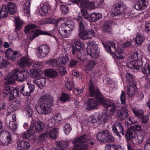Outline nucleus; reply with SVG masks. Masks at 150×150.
Here are the masks:
<instances>
[{
    "mask_svg": "<svg viewBox=\"0 0 150 150\" xmlns=\"http://www.w3.org/2000/svg\"><path fill=\"white\" fill-rule=\"evenodd\" d=\"M99 52L98 49H87L88 54L90 55L94 59H96L99 56Z\"/></svg>",
    "mask_w": 150,
    "mask_h": 150,
    "instance_id": "nucleus-30",
    "label": "nucleus"
},
{
    "mask_svg": "<svg viewBox=\"0 0 150 150\" xmlns=\"http://www.w3.org/2000/svg\"><path fill=\"white\" fill-rule=\"evenodd\" d=\"M19 93V90L18 88H14L13 89L11 90L9 96V101H12L16 98L18 97Z\"/></svg>",
    "mask_w": 150,
    "mask_h": 150,
    "instance_id": "nucleus-28",
    "label": "nucleus"
},
{
    "mask_svg": "<svg viewBox=\"0 0 150 150\" xmlns=\"http://www.w3.org/2000/svg\"><path fill=\"white\" fill-rule=\"evenodd\" d=\"M75 27L74 23L73 21L68 20L61 25L59 28V32L62 37L67 38L70 35L71 32Z\"/></svg>",
    "mask_w": 150,
    "mask_h": 150,
    "instance_id": "nucleus-5",
    "label": "nucleus"
},
{
    "mask_svg": "<svg viewBox=\"0 0 150 150\" xmlns=\"http://www.w3.org/2000/svg\"><path fill=\"white\" fill-rule=\"evenodd\" d=\"M22 137L23 139H25L28 140L30 141H34L36 139L34 134L31 132L26 133H24L22 135Z\"/></svg>",
    "mask_w": 150,
    "mask_h": 150,
    "instance_id": "nucleus-32",
    "label": "nucleus"
},
{
    "mask_svg": "<svg viewBox=\"0 0 150 150\" xmlns=\"http://www.w3.org/2000/svg\"><path fill=\"white\" fill-rule=\"evenodd\" d=\"M142 72L144 74H148L150 72V69L149 64H146L144 67L142 69Z\"/></svg>",
    "mask_w": 150,
    "mask_h": 150,
    "instance_id": "nucleus-63",
    "label": "nucleus"
},
{
    "mask_svg": "<svg viewBox=\"0 0 150 150\" xmlns=\"http://www.w3.org/2000/svg\"><path fill=\"white\" fill-rule=\"evenodd\" d=\"M38 52L40 58H42L46 56L50 52V48L47 44L39 46L38 48Z\"/></svg>",
    "mask_w": 150,
    "mask_h": 150,
    "instance_id": "nucleus-14",
    "label": "nucleus"
},
{
    "mask_svg": "<svg viewBox=\"0 0 150 150\" xmlns=\"http://www.w3.org/2000/svg\"><path fill=\"white\" fill-rule=\"evenodd\" d=\"M46 79L44 78L39 77L33 80L34 83L37 85L40 88H43L45 85Z\"/></svg>",
    "mask_w": 150,
    "mask_h": 150,
    "instance_id": "nucleus-27",
    "label": "nucleus"
},
{
    "mask_svg": "<svg viewBox=\"0 0 150 150\" xmlns=\"http://www.w3.org/2000/svg\"><path fill=\"white\" fill-rule=\"evenodd\" d=\"M13 120L11 121L8 119L6 120V124L8 126L12 131H15L17 129V125L16 121V115L13 114Z\"/></svg>",
    "mask_w": 150,
    "mask_h": 150,
    "instance_id": "nucleus-21",
    "label": "nucleus"
},
{
    "mask_svg": "<svg viewBox=\"0 0 150 150\" xmlns=\"http://www.w3.org/2000/svg\"><path fill=\"white\" fill-rule=\"evenodd\" d=\"M15 78L14 76H12L10 73L7 75L5 79L6 80V81L4 83L5 85H7L13 83L14 81V79Z\"/></svg>",
    "mask_w": 150,
    "mask_h": 150,
    "instance_id": "nucleus-46",
    "label": "nucleus"
},
{
    "mask_svg": "<svg viewBox=\"0 0 150 150\" xmlns=\"http://www.w3.org/2000/svg\"><path fill=\"white\" fill-rule=\"evenodd\" d=\"M129 114L127 109H121L118 110L116 111V117L119 120H123L128 117Z\"/></svg>",
    "mask_w": 150,
    "mask_h": 150,
    "instance_id": "nucleus-16",
    "label": "nucleus"
},
{
    "mask_svg": "<svg viewBox=\"0 0 150 150\" xmlns=\"http://www.w3.org/2000/svg\"><path fill=\"white\" fill-rule=\"evenodd\" d=\"M70 97L68 94L62 93L59 98V100L63 103H65L70 100Z\"/></svg>",
    "mask_w": 150,
    "mask_h": 150,
    "instance_id": "nucleus-47",
    "label": "nucleus"
},
{
    "mask_svg": "<svg viewBox=\"0 0 150 150\" xmlns=\"http://www.w3.org/2000/svg\"><path fill=\"white\" fill-rule=\"evenodd\" d=\"M75 46L72 47V53L73 55L76 54L78 59L81 62L83 60L81 59V51L83 50L84 45L79 40H77L74 42Z\"/></svg>",
    "mask_w": 150,
    "mask_h": 150,
    "instance_id": "nucleus-9",
    "label": "nucleus"
},
{
    "mask_svg": "<svg viewBox=\"0 0 150 150\" xmlns=\"http://www.w3.org/2000/svg\"><path fill=\"white\" fill-rule=\"evenodd\" d=\"M64 131L66 134L68 135L71 130V127L69 124L67 123L64 127Z\"/></svg>",
    "mask_w": 150,
    "mask_h": 150,
    "instance_id": "nucleus-62",
    "label": "nucleus"
},
{
    "mask_svg": "<svg viewBox=\"0 0 150 150\" xmlns=\"http://www.w3.org/2000/svg\"><path fill=\"white\" fill-rule=\"evenodd\" d=\"M46 64L49 65H51L56 67H59V65L58 63L57 60L55 59H51L46 62Z\"/></svg>",
    "mask_w": 150,
    "mask_h": 150,
    "instance_id": "nucleus-48",
    "label": "nucleus"
},
{
    "mask_svg": "<svg viewBox=\"0 0 150 150\" xmlns=\"http://www.w3.org/2000/svg\"><path fill=\"white\" fill-rule=\"evenodd\" d=\"M53 103L52 97L51 96L45 95L41 96L38 101L37 111L38 113L44 115L49 114L52 110Z\"/></svg>",
    "mask_w": 150,
    "mask_h": 150,
    "instance_id": "nucleus-2",
    "label": "nucleus"
},
{
    "mask_svg": "<svg viewBox=\"0 0 150 150\" xmlns=\"http://www.w3.org/2000/svg\"><path fill=\"white\" fill-rule=\"evenodd\" d=\"M12 76H14L15 79L19 82H23L27 78L28 74L25 71H20L19 69H15L10 72Z\"/></svg>",
    "mask_w": 150,
    "mask_h": 150,
    "instance_id": "nucleus-11",
    "label": "nucleus"
},
{
    "mask_svg": "<svg viewBox=\"0 0 150 150\" xmlns=\"http://www.w3.org/2000/svg\"><path fill=\"white\" fill-rule=\"evenodd\" d=\"M0 144L3 146H6L9 144L11 140V136L9 132L6 131H3L0 134Z\"/></svg>",
    "mask_w": 150,
    "mask_h": 150,
    "instance_id": "nucleus-13",
    "label": "nucleus"
},
{
    "mask_svg": "<svg viewBox=\"0 0 150 150\" xmlns=\"http://www.w3.org/2000/svg\"><path fill=\"white\" fill-rule=\"evenodd\" d=\"M102 96H100L98 98V103L101 104L107 110H110L109 114L111 116H113L116 110V107L115 103L111 102L109 99L103 98Z\"/></svg>",
    "mask_w": 150,
    "mask_h": 150,
    "instance_id": "nucleus-8",
    "label": "nucleus"
},
{
    "mask_svg": "<svg viewBox=\"0 0 150 150\" xmlns=\"http://www.w3.org/2000/svg\"><path fill=\"white\" fill-rule=\"evenodd\" d=\"M136 133V132L133 130L130 127L126 131L125 135L127 140H131L132 142L133 139L134 138L135 135H137Z\"/></svg>",
    "mask_w": 150,
    "mask_h": 150,
    "instance_id": "nucleus-26",
    "label": "nucleus"
},
{
    "mask_svg": "<svg viewBox=\"0 0 150 150\" xmlns=\"http://www.w3.org/2000/svg\"><path fill=\"white\" fill-rule=\"evenodd\" d=\"M17 149L18 150H27L30 148L29 143L25 141H18L17 143Z\"/></svg>",
    "mask_w": 150,
    "mask_h": 150,
    "instance_id": "nucleus-25",
    "label": "nucleus"
},
{
    "mask_svg": "<svg viewBox=\"0 0 150 150\" xmlns=\"http://www.w3.org/2000/svg\"><path fill=\"white\" fill-rule=\"evenodd\" d=\"M32 63V60L29 56L26 55L21 59V61L19 62L18 64L20 67H24L30 66Z\"/></svg>",
    "mask_w": 150,
    "mask_h": 150,
    "instance_id": "nucleus-18",
    "label": "nucleus"
},
{
    "mask_svg": "<svg viewBox=\"0 0 150 150\" xmlns=\"http://www.w3.org/2000/svg\"><path fill=\"white\" fill-rule=\"evenodd\" d=\"M144 40V38L142 37L140 33H137L136 35L135 38V41L136 43L139 46Z\"/></svg>",
    "mask_w": 150,
    "mask_h": 150,
    "instance_id": "nucleus-53",
    "label": "nucleus"
},
{
    "mask_svg": "<svg viewBox=\"0 0 150 150\" xmlns=\"http://www.w3.org/2000/svg\"><path fill=\"white\" fill-rule=\"evenodd\" d=\"M112 127L113 132L119 137H121L120 134L122 135H124V129L122 123L120 122H115L112 125Z\"/></svg>",
    "mask_w": 150,
    "mask_h": 150,
    "instance_id": "nucleus-15",
    "label": "nucleus"
},
{
    "mask_svg": "<svg viewBox=\"0 0 150 150\" xmlns=\"http://www.w3.org/2000/svg\"><path fill=\"white\" fill-rule=\"evenodd\" d=\"M112 25V22L109 21L107 23H105L103 27V30L106 33H110L111 30V27Z\"/></svg>",
    "mask_w": 150,
    "mask_h": 150,
    "instance_id": "nucleus-37",
    "label": "nucleus"
},
{
    "mask_svg": "<svg viewBox=\"0 0 150 150\" xmlns=\"http://www.w3.org/2000/svg\"><path fill=\"white\" fill-rule=\"evenodd\" d=\"M112 116L110 114L107 115L106 114H104L102 117V121L101 120L100 123L102 124L105 123V122L108 120H112Z\"/></svg>",
    "mask_w": 150,
    "mask_h": 150,
    "instance_id": "nucleus-51",
    "label": "nucleus"
},
{
    "mask_svg": "<svg viewBox=\"0 0 150 150\" xmlns=\"http://www.w3.org/2000/svg\"><path fill=\"white\" fill-rule=\"evenodd\" d=\"M126 81L129 83V84H134L136 83L134 81L135 78L134 76L130 73H127L125 74Z\"/></svg>",
    "mask_w": 150,
    "mask_h": 150,
    "instance_id": "nucleus-33",
    "label": "nucleus"
},
{
    "mask_svg": "<svg viewBox=\"0 0 150 150\" xmlns=\"http://www.w3.org/2000/svg\"><path fill=\"white\" fill-rule=\"evenodd\" d=\"M96 137L97 140L101 143H112L114 141V137L107 130L98 132Z\"/></svg>",
    "mask_w": 150,
    "mask_h": 150,
    "instance_id": "nucleus-7",
    "label": "nucleus"
},
{
    "mask_svg": "<svg viewBox=\"0 0 150 150\" xmlns=\"http://www.w3.org/2000/svg\"><path fill=\"white\" fill-rule=\"evenodd\" d=\"M50 10L51 6L47 2H45L41 5L39 12L41 16H44L47 15Z\"/></svg>",
    "mask_w": 150,
    "mask_h": 150,
    "instance_id": "nucleus-17",
    "label": "nucleus"
},
{
    "mask_svg": "<svg viewBox=\"0 0 150 150\" xmlns=\"http://www.w3.org/2000/svg\"><path fill=\"white\" fill-rule=\"evenodd\" d=\"M7 8L10 14H13L16 11V6L11 2H9L7 5Z\"/></svg>",
    "mask_w": 150,
    "mask_h": 150,
    "instance_id": "nucleus-35",
    "label": "nucleus"
},
{
    "mask_svg": "<svg viewBox=\"0 0 150 150\" xmlns=\"http://www.w3.org/2000/svg\"><path fill=\"white\" fill-rule=\"evenodd\" d=\"M103 45L108 52H110L112 54H113L114 52L115 53L114 58L116 62H119L120 59H122L123 58V53L121 51H116L115 52V45L113 42L108 41L105 44H103Z\"/></svg>",
    "mask_w": 150,
    "mask_h": 150,
    "instance_id": "nucleus-6",
    "label": "nucleus"
},
{
    "mask_svg": "<svg viewBox=\"0 0 150 150\" xmlns=\"http://www.w3.org/2000/svg\"><path fill=\"white\" fill-rule=\"evenodd\" d=\"M37 27V25L35 24H30L25 27L24 31L25 33H27L30 30Z\"/></svg>",
    "mask_w": 150,
    "mask_h": 150,
    "instance_id": "nucleus-57",
    "label": "nucleus"
},
{
    "mask_svg": "<svg viewBox=\"0 0 150 150\" xmlns=\"http://www.w3.org/2000/svg\"><path fill=\"white\" fill-rule=\"evenodd\" d=\"M56 144L61 148L64 149L66 148L69 145V143L68 140L62 141H61L57 142Z\"/></svg>",
    "mask_w": 150,
    "mask_h": 150,
    "instance_id": "nucleus-40",
    "label": "nucleus"
},
{
    "mask_svg": "<svg viewBox=\"0 0 150 150\" xmlns=\"http://www.w3.org/2000/svg\"><path fill=\"white\" fill-rule=\"evenodd\" d=\"M72 2L78 5L80 3V6L82 8H94L95 7L94 3L89 1L88 0H72Z\"/></svg>",
    "mask_w": 150,
    "mask_h": 150,
    "instance_id": "nucleus-12",
    "label": "nucleus"
},
{
    "mask_svg": "<svg viewBox=\"0 0 150 150\" xmlns=\"http://www.w3.org/2000/svg\"><path fill=\"white\" fill-rule=\"evenodd\" d=\"M8 11L6 5H4L0 11V18L7 17Z\"/></svg>",
    "mask_w": 150,
    "mask_h": 150,
    "instance_id": "nucleus-42",
    "label": "nucleus"
},
{
    "mask_svg": "<svg viewBox=\"0 0 150 150\" xmlns=\"http://www.w3.org/2000/svg\"><path fill=\"white\" fill-rule=\"evenodd\" d=\"M89 19H91L93 22H96L97 20L101 18L102 15L99 13H93L89 15Z\"/></svg>",
    "mask_w": 150,
    "mask_h": 150,
    "instance_id": "nucleus-44",
    "label": "nucleus"
},
{
    "mask_svg": "<svg viewBox=\"0 0 150 150\" xmlns=\"http://www.w3.org/2000/svg\"><path fill=\"white\" fill-rule=\"evenodd\" d=\"M30 76L34 78L39 77L42 74V72L36 69H32L31 70Z\"/></svg>",
    "mask_w": 150,
    "mask_h": 150,
    "instance_id": "nucleus-41",
    "label": "nucleus"
},
{
    "mask_svg": "<svg viewBox=\"0 0 150 150\" xmlns=\"http://www.w3.org/2000/svg\"><path fill=\"white\" fill-rule=\"evenodd\" d=\"M81 11V16H78L76 21L79 23L78 36L79 38L83 40H86L92 38L95 36L96 33L92 29H88L84 30L85 24L87 21H89V15L86 9H91L90 8H82Z\"/></svg>",
    "mask_w": 150,
    "mask_h": 150,
    "instance_id": "nucleus-1",
    "label": "nucleus"
},
{
    "mask_svg": "<svg viewBox=\"0 0 150 150\" xmlns=\"http://www.w3.org/2000/svg\"><path fill=\"white\" fill-rule=\"evenodd\" d=\"M74 146L73 150H87L89 144L93 145L94 143L88 136L86 134L81 136L77 139H75L73 142Z\"/></svg>",
    "mask_w": 150,
    "mask_h": 150,
    "instance_id": "nucleus-4",
    "label": "nucleus"
},
{
    "mask_svg": "<svg viewBox=\"0 0 150 150\" xmlns=\"http://www.w3.org/2000/svg\"><path fill=\"white\" fill-rule=\"evenodd\" d=\"M32 105L27 104L26 107L24 109V111L26 112L29 117L32 115L33 110L32 108Z\"/></svg>",
    "mask_w": 150,
    "mask_h": 150,
    "instance_id": "nucleus-54",
    "label": "nucleus"
},
{
    "mask_svg": "<svg viewBox=\"0 0 150 150\" xmlns=\"http://www.w3.org/2000/svg\"><path fill=\"white\" fill-rule=\"evenodd\" d=\"M48 132H46L41 134L39 136L38 140L40 142L45 141L48 136Z\"/></svg>",
    "mask_w": 150,
    "mask_h": 150,
    "instance_id": "nucleus-58",
    "label": "nucleus"
},
{
    "mask_svg": "<svg viewBox=\"0 0 150 150\" xmlns=\"http://www.w3.org/2000/svg\"><path fill=\"white\" fill-rule=\"evenodd\" d=\"M140 54H139L137 52H135L133 54V55L131 56L130 59L135 61H137L140 60Z\"/></svg>",
    "mask_w": 150,
    "mask_h": 150,
    "instance_id": "nucleus-50",
    "label": "nucleus"
},
{
    "mask_svg": "<svg viewBox=\"0 0 150 150\" xmlns=\"http://www.w3.org/2000/svg\"><path fill=\"white\" fill-rule=\"evenodd\" d=\"M126 6L122 1H118L114 4L112 6V9L114 16L121 15L125 12Z\"/></svg>",
    "mask_w": 150,
    "mask_h": 150,
    "instance_id": "nucleus-10",
    "label": "nucleus"
},
{
    "mask_svg": "<svg viewBox=\"0 0 150 150\" xmlns=\"http://www.w3.org/2000/svg\"><path fill=\"white\" fill-rule=\"evenodd\" d=\"M143 140V137L141 135H135L132 143L134 144H141Z\"/></svg>",
    "mask_w": 150,
    "mask_h": 150,
    "instance_id": "nucleus-43",
    "label": "nucleus"
},
{
    "mask_svg": "<svg viewBox=\"0 0 150 150\" xmlns=\"http://www.w3.org/2000/svg\"><path fill=\"white\" fill-rule=\"evenodd\" d=\"M25 90L26 92L25 93H26V96H30L31 93L33 92L35 89L34 86L31 84H29L27 83L25 85Z\"/></svg>",
    "mask_w": 150,
    "mask_h": 150,
    "instance_id": "nucleus-29",
    "label": "nucleus"
},
{
    "mask_svg": "<svg viewBox=\"0 0 150 150\" xmlns=\"http://www.w3.org/2000/svg\"><path fill=\"white\" fill-rule=\"evenodd\" d=\"M69 61V59L68 55H62L59 57V62L60 64L65 65L67 64Z\"/></svg>",
    "mask_w": 150,
    "mask_h": 150,
    "instance_id": "nucleus-38",
    "label": "nucleus"
},
{
    "mask_svg": "<svg viewBox=\"0 0 150 150\" xmlns=\"http://www.w3.org/2000/svg\"><path fill=\"white\" fill-rule=\"evenodd\" d=\"M68 8V6L64 5H61L60 7L62 12L64 14H66L68 13L69 11Z\"/></svg>",
    "mask_w": 150,
    "mask_h": 150,
    "instance_id": "nucleus-59",
    "label": "nucleus"
},
{
    "mask_svg": "<svg viewBox=\"0 0 150 150\" xmlns=\"http://www.w3.org/2000/svg\"><path fill=\"white\" fill-rule=\"evenodd\" d=\"M46 76L51 78H55L58 76V73L55 70L53 69H49L45 72Z\"/></svg>",
    "mask_w": 150,
    "mask_h": 150,
    "instance_id": "nucleus-39",
    "label": "nucleus"
},
{
    "mask_svg": "<svg viewBox=\"0 0 150 150\" xmlns=\"http://www.w3.org/2000/svg\"><path fill=\"white\" fill-rule=\"evenodd\" d=\"M32 33H33V34L30 36V38L32 40L40 35H46L50 36H52L51 34L50 33L38 29H36L35 30L33 31Z\"/></svg>",
    "mask_w": 150,
    "mask_h": 150,
    "instance_id": "nucleus-22",
    "label": "nucleus"
},
{
    "mask_svg": "<svg viewBox=\"0 0 150 150\" xmlns=\"http://www.w3.org/2000/svg\"><path fill=\"white\" fill-rule=\"evenodd\" d=\"M144 30L147 33L150 34V22L146 23L144 26Z\"/></svg>",
    "mask_w": 150,
    "mask_h": 150,
    "instance_id": "nucleus-64",
    "label": "nucleus"
},
{
    "mask_svg": "<svg viewBox=\"0 0 150 150\" xmlns=\"http://www.w3.org/2000/svg\"><path fill=\"white\" fill-rule=\"evenodd\" d=\"M52 118L56 122H59L62 120L61 115L59 113H56L53 115Z\"/></svg>",
    "mask_w": 150,
    "mask_h": 150,
    "instance_id": "nucleus-61",
    "label": "nucleus"
},
{
    "mask_svg": "<svg viewBox=\"0 0 150 150\" xmlns=\"http://www.w3.org/2000/svg\"><path fill=\"white\" fill-rule=\"evenodd\" d=\"M95 65L94 60H91L89 61L85 68V70L87 73H90L92 71V69Z\"/></svg>",
    "mask_w": 150,
    "mask_h": 150,
    "instance_id": "nucleus-34",
    "label": "nucleus"
},
{
    "mask_svg": "<svg viewBox=\"0 0 150 150\" xmlns=\"http://www.w3.org/2000/svg\"><path fill=\"white\" fill-rule=\"evenodd\" d=\"M131 60L130 62H128L126 64L127 67L130 69H139L142 65V63L141 60L135 61Z\"/></svg>",
    "mask_w": 150,
    "mask_h": 150,
    "instance_id": "nucleus-19",
    "label": "nucleus"
},
{
    "mask_svg": "<svg viewBox=\"0 0 150 150\" xmlns=\"http://www.w3.org/2000/svg\"><path fill=\"white\" fill-rule=\"evenodd\" d=\"M136 83L134 84H129L127 86L126 91L127 94L129 97L134 96L136 93Z\"/></svg>",
    "mask_w": 150,
    "mask_h": 150,
    "instance_id": "nucleus-23",
    "label": "nucleus"
},
{
    "mask_svg": "<svg viewBox=\"0 0 150 150\" xmlns=\"http://www.w3.org/2000/svg\"><path fill=\"white\" fill-rule=\"evenodd\" d=\"M148 3L145 0H139L134 5L135 8L137 10H142L145 8Z\"/></svg>",
    "mask_w": 150,
    "mask_h": 150,
    "instance_id": "nucleus-24",
    "label": "nucleus"
},
{
    "mask_svg": "<svg viewBox=\"0 0 150 150\" xmlns=\"http://www.w3.org/2000/svg\"><path fill=\"white\" fill-rule=\"evenodd\" d=\"M89 89L90 96L91 97H94L97 100V102L92 99H88L86 108V109L87 110L95 109L98 105H102L101 104L98 103V98H100V96L101 95L103 98H105L99 91L98 89L95 87L92 83H91L89 84Z\"/></svg>",
    "mask_w": 150,
    "mask_h": 150,
    "instance_id": "nucleus-3",
    "label": "nucleus"
},
{
    "mask_svg": "<svg viewBox=\"0 0 150 150\" xmlns=\"http://www.w3.org/2000/svg\"><path fill=\"white\" fill-rule=\"evenodd\" d=\"M132 110L134 115L138 117L143 116L144 112L142 110L138 109L136 107L132 108Z\"/></svg>",
    "mask_w": 150,
    "mask_h": 150,
    "instance_id": "nucleus-45",
    "label": "nucleus"
},
{
    "mask_svg": "<svg viewBox=\"0 0 150 150\" xmlns=\"http://www.w3.org/2000/svg\"><path fill=\"white\" fill-rule=\"evenodd\" d=\"M44 128V124L40 121H38L35 123L34 125H31L29 130H33L34 131L40 132H41Z\"/></svg>",
    "mask_w": 150,
    "mask_h": 150,
    "instance_id": "nucleus-20",
    "label": "nucleus"
},
{
    "mask_svg": "<svg viewBox=\"0 0 150 150\" xmlns=\"http://www.w3.org/2000/svg\"><path fill=\"white\" fill-rule=\"evenodd\" d=\"M48 135L52 139H54L57 138L59 134V129L55 128L48 132Z\"/></svg>",
    "mask_w": 150,
    "mask_h": 150,
    "instance_id": "nucleus-31",
    "label": "nucleus"
},
{
    "mask_svg": "<svg viewBox=\"0 0 150 150\" xmlns=\"http://www.w3.org/2000/svg\"><path fill=\"white\" fill-rule=\"evenodd\" d=\"M13 52L10 49H8L5 51V54L8 59H10L13 54Z\"/></svg>",
    "mask_w": 150,
    "mask_h": 150,
    "instance_id": "nucleus-60",
    "label": "nucleus"
},
{
    "mask_svg": "<svg viewBox=\"0 0 150 150\" xmlns=\"http://www.w3.org/2000/svg\"><path fill=\"white\" fill-rule=\"evenodd\" d=\"M30 1L29 0H27L23 6L24 13L26 14V16L28 17L30 15L29 11H30Z\"/></svg>",
    "mask_w": 150,
    "mask_h": 150,
    "instance_id": "nucleus-36",
    "label": "nucleus"
},
{
    "mask_svg": "<svg viewBox=\"0 0 150 150\" xmlns=\"http://www.w3.org/2000/svg\"><path fill=\"white\" fill-rule=\"evenodd\" d=\"M14 21L16 23L15 29L18 30L23 24V22L20 20V18L18 17L15 18Z\"/></svg>",
    "mask_w": 150,
    "mask_h": 150,
    "instance_id": "nucleus-49",
    "label": "nucleus"
},
{
    "mask_svg": "<svg viewBox=\"0 0 150 150\" xmlns=\"http://www.w3.org/2000/svg\"><path fill=\"white\" fill-rule=\"evenodd\" d=\"M98 45L95 41H93L89 42L88 44V48L87 49H98Z\"/></svg>",
    "mask_w": 150,
    "mask_h": 150,
    "instance_id": "nucleus-52",
    "label": "nucleus"
},
{
    "mask_svg": "<svg viewBox=\"0 0 150 150\" xmlns=\"http://www.w3.org/2000/svg\"><path fill=\"white\" fill-rule=\"evenodd\" d=\"M91 119V121L92 123H95L98 122L99 123L101 122V120L102 119V116L98 115H96L92 117Z\"/></svg>",
    "mask_w": 150,
    "mask_h": 150,
    "instance_id": "nucleus-55",
    "label": "nucleus"
},
{
    "mask_svg": "<svg viewBox=\"0 0 150 150\" xmlns=\"http://www.w3.org/2000/svg\"><path fill=\"white\" fill-rule=\"evenodd\" d=\"M11 88L9 86L4 87L3 89V94L4 97H6L11 92Z\"/></svg>",
    "mask_w": 150,
    "mask_h": 150,
    "instance_id": "nucleus-56",
    "label": "nucleus"
}]
</instances>
